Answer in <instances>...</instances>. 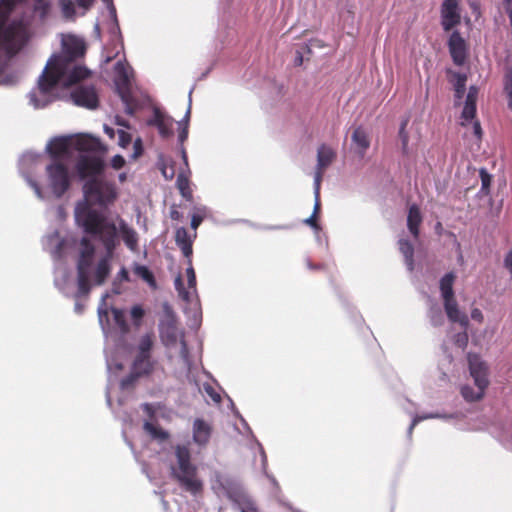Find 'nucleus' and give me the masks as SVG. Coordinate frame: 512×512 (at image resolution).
Returning <instances> with one entry per match:
<instances>
[{
    "label": "nucleus",
    "instance_id": "nucleus-1",
    "mask_svg": "<svg viewBox=\"0 0 512 512\" xmlns=\"http://www.w3.org/2000/svg\"><path fill=\"white\" fill-rule=\"evenodd\" d=\"M75 216L84 232L98 237L106 250V255L98 261L94 273L95 284L102 285L110 274V260L118 244L116 225L108 221L102 213L90 207L77 208Z\"/></svg>",
    "mask_w": 512,
    "mask_h": 512
},
{
    "label": "nucleus",
    "instance_id": "nucleus-2",
    "mask_svg": "<svg viewBox=\"0 0 512 512\" xmlns=\"http://www.w3.org/2000/svg\"><path fill=\"white\" fill-rule=\"evenodd\" d=\"M86 52L84 41L75 36H67L62 40V51L59 54H53L40 76L38 86L43 93H49L54 89L61 77L68 72L72 63L83 57Z\"/></svg>",
    "mask_w": 512,
    "mask_h": 512
},
{
    "label": "nucleus",
    "instance_id": "nucleus-3",
    "mask_svg": "<svg viewBox=\"0 0 512 512\" xmlns=\"http://www.w3.org/2000/svg\"><path fill=\"white\" fill-rule=\"evenodd\" d=\"M176 462L170 466V477L181 489L196 496L203 492V481L198 475V468L192 462L190 449L186 445L174 447Z\"/></svg>",
    "mask_w": 512,
    "mask_h": 512
},
{
    "label": "nucleus",
    "instance_id": "nucleus-4",
    "mask_svg": "<svg viewBox=\"0 0 512 512\" xmlns=\"http://www.w3.org/2000/svg\"><path fill=\"white\" fill-rule=\"evenodd\" d=\"M25 1L0 0V49H5L9 54L16 53L27 37L26 26L21 20H14L6 26L16 7Z\"/></svg>",
    "mask_w": 512,
    "mask_h": 512
},
{
    "label": "nucleus",
    "instance_id": "nucleus-5",
    "mask_svg": "<svg viewBox=\"0 0 512 512\" xmlns=\"http://www.w3.org/2000/svg\"><path fill=\"white\" fill-rule=\"evenodd\" d=\"M83 193L89 205L107 207L117 198V189L113 182L102 178L88 179L83 185Z\"/></svg>",
    "mask_w": 512,
    "mask_h": 512
},
{
    "label": "nucleus",
    "instance_id": "nucleus-6",
    "mask_svg": "<svg viewBox=\"0 0 512 512\" xmlns=\"http://www.w3.org/2000/svg\"><path fill=\"white\" fill-rule=\"evenodd\" d=\"M46 173L53 194L60 198L70 187V176L67 165L62 161L51 162L46 167Z\"/></svg>",
    "mask_w": 512,
    "mask_h": 512
},
{
    "label": "nucleus",
    "instance_id": "nucleus-7",
    "mask_svg": "<svg viewBox=\"0 0 512 512\" xmlns=\"http://www.w3.org/2000/svg\"><path fill=\"white\" fill-rule=\"evenodd\" d=\"M104 168V160L95 155H81L76 163V169L81 179L100 178Z\"/></svg>",
    "mask_w": 512,
    "mask_h": 512
},
{
    "label": "nucleus",
    "instance_id": "nucleus-8",
    "mask_svg": "<svg viewBox=\"0 0 512 512\" xmlns=\"http://www.w3.org/2000/svg\"><path fill=\"white\" fill-rule=\"evenodd\" d=\"M72 102L79 107L94 110L99 106V97L93 85H79L70 94Z\"/></svg>",
    "mask_w": 512,
    "mask_h": 512
},
{
    "label": "nucleus",
    "instance_id": "nucleus-9",
    "mask_svg": "<svg viewBox=\"0 0 512 512\" xmlns=\"http://www.w3.org/2000/svg\"><path fill=\"white\" fill-rule=\"evenodd\" d=\"M467 360L470 375L473 378L475 385H480L481 388H487L489 385L487 364L478 354L471 352L468 353Z\"/></svg>",
    "mask_w": 512,
    "mask_h": 512
},
{
    "label": "nucleus",
    "instance_id": "nucleus-10",
    "mask_svg": "<svg viewBox=\"0 0 512 512\" xmlns=\"http://www.w3.org/2000/svg\"><path fill=\"white\" fill-rule=\"evenodd\" d=\"M336 157L335 152L325 144H322L317 151V165L314 175V190L318 193L325 170L332 164Z\"/></svg>",
    "mask_w": 512,
    "mask_h": 512
},
{
    "label": "nucleus",
    "instance_id": "nucleus-11",
    "mask_svg": "<svg viewBox=\"0 0 512 512\" xmlns=\"http://www.w3.org/2000/svg\"><path fill=\"white\" fill-rule=\"evenodd\" d=\"M461 15L458 0H445L441 6V25L444 31H450L460 24Z\"/></svg>",
    "mask_w": 512,
    "mask_h": 512
},
{
    "label": "nucleus",
    "instance_id": "nucleus-12",
    "mask_svg": "<svg viewBox=\"0 0 512 512\" xmlns=\"http://www.w3.org/2000/svg\"><path fill=\"white\" fill-rule=\"evenodd\" d=\"M159 337L161 343L167 348H171L177 343L179 332L176 319L172 313L168 314L165 321L160 322Z\"/></svg>",
    "mask_w": 512,
    "mask_h": 512
},
{
    "label": "nucleus",
    "instance_id": "nucleus-13",
    "mask_svg": "<svg viewBox=\"0 0 512 512\" xmlns=\"http://www.w3.org/2000/svg\"><path fill=\"white\" fill-rule=\"evenodd\" d=\"M448 48L455 65L461 66L467 58V44L458 31H453L449 37Z\"/></svg>",
    "mask_w": 512,
    "mask_h": 512
},
{
    "label": "nucleus",
    "instance_id": "nucleus-14",
    "mask_svg": "<svg viewBox=\"0 0 512 512\" xmlns=\"http://www.w3.org/2000/svg\"><path fill=\"white\" fill-rule=\"evenodd\" d=\"M173 118L165 115L159 108H154L153 117L147 120V125L158 129L160 136L167 139L173 135Z\"/></svg>",
    "mask_w": 512,
    "mask_h": 512
},
{
    "label": "nucleus",
    "instance_id": "nucleus-15",
    "mask_svg": "<svg viewBox=\"0 0 512 512\" xmlns=\"http://www.w3.org/2000/svg\"><path fill=\"white\" fill-rule=\"evenodd\" d=\"M196 237L197 232L190 234L185 227H179L175 231L176 245L181 250L188 263H190V258H192L193 255V242Z\"/></svg>",
    "mask_w": 512,
    "mask_h": 512
},
{
    "label": "nucleus",
    "instance_id": "nucleus-16",
    "mask_svg": "<svg viewBox=\"0 0 512 512\" xmlns=\"http://www.w3.org/2000/svg\"><path fill=\"white\" fill-rule=\"evenodd\" d=\"M80 254L77 261V272H89L95 254V247L90 239L83 237L80 240Z\"/></svg>",
    "mask_w": 512,
    "mask_h": 512
},
{
    "label": "nucleus",
    "instance_id": "nucleus-17",
    "mask_svg": "<svg viewBox=\"0 0 512 512\" xmlns=\"http://www.w3.org/2000/svg\"><path fill=\"white\" fill-rule=\"evenodd\" d=\"M70 141L65 137L54 138L47 146L51 162L62 161L69 157Z\"/></svg>",
    "mask_w": 512,
    "mask_h": 512
},
{
    "label": "nucleus",
    "instance_id": "nucleus-18",
    "mask_svg": "<svg viewBox=\"0 0 512 512\" xmlns=\"http://www.w3.org/2000/svg\"><path fill=\"white\" fill-rule=\"evenodd\" d=\"M443 305L448 319L453 323H459L463 329L469 326L468 316L461 312L454 297L443 299Z\"/></svg>",
    "mask_w": 512,
    "mask_h": 512
},
{
    "label": "nucleus",
    "instance_id": "nucleus-19",
    "mask_svg": "<svg viewBox=\"0 0 512 512\" xmlns=\"http://www.w3.org/2000/svg\"><path fill=\"white\" fill-rule=\"evenodd\" d=\"M443 305L448 319L453 323H459L463 329L469 326L468 316L461 312L454 297L443 299Z\"/></svg>",
    "mask_w": 512,
    "mask_h": 512
},
{
    "label": "nucleus",
    "instance_id": "nucleus-20",
    "mask_svg": "<svg viewBox=\"0 0 512 512\" xmlns=\"http://www.w3.org/2000/svg\"><path fill=\"white\" fill-rule=\"evenodd\" d=\"M212 434V426L207 421L196 418L193 422V441L198 446H206Z\"/></svg>",
    "mask_w": 512,
    "mask_h": 512
},
{
    "label": "nucleus",
    "instance_id": "nucleus-21",
    "mask_svg": "<svg viewBox=\"0 0 512 512\" xmlns=\"http://www.w3.org/2000/svg\"><path fill=\"white\" fill-rule=\"evenodd\" d=\"M351 139L356 153L360 157H364L370 147V137L366 129L362 126L356 127L352 133Z\"/></svg>",
    "mask_w": 512,
    "mask_h": 512
},
{
    "label": "nucleus",
    "instance_id": "nucleus-22",
    "mask_svg": "<svg viewBox=\"0 0 512 512\" xmlns=\"http://www.w3.org/2000/svg\"><path fill=\"white\" fill-rule=\"evenodd\" d=\"M89 75H90V71L86 67L81 66V65H74V63H72L68 72H66L61 77V79L65 77L64 84L66 86H71V85H74V84L88 78Z\"/></svg>",
    "mask_w": 512,
    "mask_h": 512
},
{
    "label": "nucleus",
    "instance_id": "nucleus-23",
    "mask_svg": "<svg viewBox=\"0 0 512 512\" xmlns=\"http://www.w3.org/2000/svg\"><path fill=\"white\" fill-rule=\"evenodd\" d=\"M422 215L418 205L412 204L409 207L407 216V227L412 236L417 239L420 234V225L422 223Z\"/></svg>",
    "mask_w": 512,
    "mask_h": 512
},
{
    "label": "nucleus",
    "instance_id": "nucleus-24",
    "mask_svg": "<svg viewBox=\"0 0 512 512\" xmlns=\"http://www.w3.org/2000/svg\"><path fill=\"white\" fill-rule=\"evenodd\" d=\"M477 97L478 89L474 86H471L466 96L465 104L462 111V118L464 120L469 121L475 117Z\"/></svg>",
    "mask_w": 512,
    "mask_h": 512
},
{
    "label": "nucleus",
    "instance_id": "nucleus-25",
    "mask_svg": "<svg viewBox=\"0 0 512 512\" xmlns=\"http://www.w3.org/2000/svg\"><path fill=\"white\" fill-rule=\"evenodd\" d=\"M75 148L79 151H97L101 148V142L88 135H78L75 138Z\"/></svg>",
    "mask_w": 512,
    "mask_h": 512
},
{
    "label": "nucleus",
    "instance_id": "nucleus-26",
    "mask_svg": "<svg viewBox=\"0 0 512 512\" xmlns=\"http://www.w3.org/2000/svg\"><path fill=\"white\" fill-rule=\"evenodd\" d=\"M120 232L125 245L132 251H136L138 248V234L130 228L125 222L120 223Z\"/></svg>",
    "mask_w": 512,
    "mask_h": 512
},
{
    "label": "nucleus",
    "instance_id": "nucleus-27",
    "mask_svg": "<svg viewBox=\"0 0 512 512\" xmlns=\"http://www.w3.org/2000/svg\"><path fill=\"white\" fill-rule=\"evenodd\" d=\"M455 278L456 276L453 272H449L441 278L440 291L443 299L455 296L453 290Z\"/></svg>",
    "mask_w": 512,
    "mask_h": 512
},
{
    "label": "nucleus",
    "instance_id": "nucleus-28",
    "mask_svg": "<svg viewBox=\"0 0 512 512\" xmlns=\"http://www.w3.org/2000/svg\"><path fill=\"white\" fill-rule=\"evenodd\" d=\"M399 250L405 258V262L409 270L413 269L414 264V247L407 239H400L398 242Z\"/></svg>",
    "mask_w": 512,
    "mask_h": 512
},
{
    "label": "nucleus",
    "instance_id": "nucleus-29",
    "mask_svg": "<svg viewBox=\"0 0 512 512\" xmlns=\"http://www.w3.org/2000/svg\"><path fill=\"white\" fill-rule=\"evenodd\" d=\"M176 185L183 198H185L187 201L193 200V192L190 187V181L185 174L180 173L177 176Z\"/></svg>",
    "mask_w": 512,
    "mask_h": 512
},
{
    "label": "nucleus",
    "instance_id": "nucleus-30",
    "mask_svg": "<svg viewBox=\"0 0 512 512\" xmlns=\"http://www.w3.org/2000/svg\"><path fill=\"white\" fill-rule=\"evenodd\" d=\"M477 389L474 390L469 385H464L461 388V395L468 402H476L483 398L486 388H481L480 385H476Z\"/></svg>",
    "mask_w": 512,
    "mask_h": 512
},
{
    "label": "nucleus",
    "instance_id": "nucleus-31",
    "mask_svg": "<svg viewBox=\"0 0 512 512\" xmlns=\"http://www.w3.org/2000/svg\"><path fill=\"white\" fill-rule=\"evenodd\" d=\"M155 368L154 360H133L132 370L142 376L150 375Z\"/></svg>",
    "mask_w": 512,
    "mask_h": 512
},
{
    "label": "nucleus",
    "instance_id": "nucleus-32",
    "mask_svg": "<svg viewBox=\"0 0 512 512\" xmlns=\"http://www.w3.org/2000/svg\"><path fill=\"white\" fill-rule=\"evenodd\" d=\"M133 272L139 278L144 280L151 288H156L157 283L154 274L145 265L135 264Z\"/></svg>",
    "mask_w": 512,
    "mask_h": 512
},
{
    "label": "nucleus",
    "instance_id": "nucleus-33",
    "mask_svg": "<svg viewBox=\"0 0 512 512\" xmlns=\"http://www.w3.org/2000/svg\"><path fill=\"white\" fill-rule=\"evenodd\" d=\"M78 294L87 296L91 290L89 272H77Z\"/></svg>",
    "mask_w": 512,
    "mask_h": 512
},
{
    "label": "nucleus",
    "instance_id": "nucleus-34",
    "mask_svg": "<svg viewBox=\"0 0 512 512\" xmlns=\"http://www.w3.org/2000/svg\"><path fill=\"white\" fill-rule=\"evenodd\" d=\"M144 429L147 433H149L154 439H158L161 441H165L169 438V433L163 430L161 427L154 425L151 422L144 423Z\"/></svg>",
    "mask_w": 512,
    "mask_h": 512
},
{
    "label": "nucleus",
    "instance_id": "nucleus-35",
    "mask_svg": "<svg viewBox=\"0 0 512 512\" xmlns=\"http://www.w3.org/2000/svg\"><path fill=\"white\" fill-rule=\"evenodd\" d=\"M121 99L125 104V112L128 115H134L139 109L138 101L129 92H122Z\"/></svg>",
    "mask_w": 512,
    "mask_h": 512
},
{
    "label": "nucleus",
    "instance_id": "nucleus-36",
    "mask_svg": "<svg viewBox=\"0 0 512 512\" xmlns=\"http://www.w3.org/2000/svg\"><path fill=\"white\" fill-rule=\"evenodd\" d=\"M154 346V335L153 333L144 334L138 343L137 350L151 354Z\"/></svg>",
    "mask_w": 512,
    "mask_h": 512
},
{
    "label": "nucleus",
    "instance_id": "nucleus-37",
    "mask_svg": "<svg viewBox=\"0 0 512 512\" xmlns=\"http://www.w3.org/2000/svg\"><path fill=\"white\" fill-rule=\"evenodd\" d=\"M141 376L131 369V372L120 381L121 390H129L135 387Z\"/></svg>",
    "mask_w": 512,
    "mask_h": 512
},
{
    "label": "nucleus",
    "instance_id": "nucleus-38",
    "mask_svg": "<svg viewBox=\"0 0 512 512\" xmlns=\"http://www.w3.org/2000/svg\"><path fill=\"white\" fill-rule=\"evenodd\" d=\"M62 13L65 18H73L75 16V5L73 0H59Z\"/></svg>",
    "mask_w": 512,
    "mask_h": 512
},
{
    "label": "nucleus",
    "instance_id": "nucleus-39",
    "mask_svg": "<svg viewBox=\"0 0 512 512\" xmlns=\"http://www.w3.org/2000/svg\"><path fill=\"white\" fill-rule=\"evenodd\" d=\"M479 176L481 179V192L483 194L487 195L489 193L492 176L484 168L480 169Z\"/></svg>",
    "mask_w": 512,
    "mask_h": 512
},
{
    "label": "nucleus",
    "instance_id": "nucleus-40",
    "mask_svg": "<svg viewBox=\"0 0 512 512\" xmlns=\"http://www.w3.org/2000/svg\"><path fill=\"white\" fill-rule=\"evenodd\" d=\"M180 345H181L180 357L182 358L185 366H187L189 368L191 365L190 353H189L188 345L186 343L183 333H181Z\"/></svg>",
    "mask_w": 512,
    "mask_h": 512
},
{
    "label": "nucleus",
    "instance_id": "nucleus-41",
    "mask_svg": "<svg viewBox=\"0 0 512 512\" xmlns=\"http://www.w3.org/2000/svg\"><path fill=\"white\" fill-rule=\"evenodd\" d=\"M205 217V210L197 208L191 217V228L196 232L197 228L201 225Z\"/></svg>",
    "mask_w": 512,
    "mask_h": 512
},
{
    "label": "nucleus",
    "instance_id": "nucleus-42",
    "mask_svg": "<svg viewBox=\"0 0 512 512\" xmlns=\"http://www.w3.org/2000/svg\"><path fill=\"white\" fill-rule=\"evenodd\" d=\"M174 285H175V289L178 292L179 297L185 301L189 300V292L184 287V283H183V279H182L181 275H178L175 278Z\"/></svg>",
    "mask_w": 512,
    "mask_h": 512
},
{
    "label": "nucleus",
    "instance_id": "nucleus-43",
    "mask_svg": "<svg viewBox=\"0 0 512 512\" xmlns=\"http://www.w3.org/2000/svg\"><path fill=\"white\" fill-rule=\"evenodd\" d=\"M145 314L144 309L140 305H134L131 309V318L135 326L141 325L142 318Z\"/></svg>",
    "mask_w": 512,
    "mask_h": 512
},
{
    "label": "nucleus",
    "instance_id": "nucleus-44",
    "mask_svg": "<svg viewBox=\"0 0 512 512\" xmlns=\"http://www.w3.org/2000/svg\"><path fill=\"white\" fill-rule=\"evenodd\" d=\"M468 341L469 337L466 332V329H464L463 332L455 334L453 337V343L461 349H465L467 347Z\"/></svg>",
    "mask_w": 512,
    "mask_h": 512
},
{
    "label": "nucleus",
    "instance_id": "nucleus-45",
    "mask_svg": "<svg viewBox=\"0 0 512 512\" xmlns=\"http://www.w3.org/2000/svg\"><path fill=\"white\" fill-rule=\"evenodd\" d=\"M113 317L115 320V323L121 328L122 331L128 330V325L124 317V313L119 309L113 310Z\"/></svg>",
    "mask_w": 512,
    "mask_h": 512
},
{
    "label": "nucleus",
    "instance_id": "nucleus-46",
    "mask_svg": "<svg viewBox=\"0 0 512 512\" xmlns=\"http://www.w3.org/2000/svg\"><path fill=\"white\" fill-rule=\"evenodd\" d=\"M187 269H186V274H187V278H188V286L189 288H195L196 286V275H195V271H194V268L192 266V258H190V263L187 262Z\"/></svg>",
    "mask_w": 512,
    "mask_h": 512
},
{
    "label": "nucleus",
    "instance_id": "nucleus-47",
    "mask_svg": "<svg viewBox=\"0 0 512 512\" xmlns=\"http://www.w3.org/2000/svg\"><path fill=\"white\" fill-rule=\"evenodd\" d=\"M406 125H407V121L403 122L399 129V137L402 142V148H403L404 153H406V150L408 147V141H409V136H408V133L406 132Z\"/></svg>",
    "mask_w": 512,
    "mask_h": 512
},
{
    "label": "nucleus",
    "instance_id": "nucleus-48",
    "mask_svg": "<svg viewBox=\"0 0 512 512\" xmlns=\"http://www.w3.org/2000/svg\"><path fill=\"white\" fill-rule=\"evenodd\" d=\"M465 77H459L455 86V97L461 99L465 92Z\"/></svg>",
    "mask_w": 512,
    "mask_h": 512
},
{
    "label": "nucleus",
    "instance_id": "nucleus-49",
    "mask_svg": "<svg viewBox=\"0 0 512 512\" xmlns=\"http://www.w3.org/2000/svg\"><path fill=\"white\" fill-rule=\"evenodd\" d=\"M118 135H119V145L121 147H127L130 143H131V135L124 131V130H119L118 131Z\"/></svg>",
    "mask_w": 512,
    "mask_h": 512
},
{
    "label": "nucleus",
    "instance_id": "nucleus-50",
    "mask_svg": "<svg viewBox=\"0 0 512 512\" xmlns=\"http://www.w3.org/2000/svg\"><path fill=\"white\" fill-rule=\"evenodd\" d=\"M125 163H126V161H125L124 157L121 155H115L111 159V166L116 170L123 168Z\"/></svg>",
    "mask_w": 512,
    "mask_h": 512
},
{
    "label": "nucleus",
    "instance_id": "nucleus-51",
    "mask_svg": "<svg viewBox=\"0 0 512 512\" xmlns=\"http://www.w3.org/2000/svg\"><path fill=\"white\" fill-rule=\"evenodd\" d=\"M205 392L210 396V398L215 402V403H220L221 402V396L219 393H217L215 391V389L210 386V385H207L205 386Z\"/></svg>",
    "mask_w": 512,
    "mask_h": 512
},
{
    "label": "nucleus",
    "instance_id": "nucleus-52",
    "mask_svg": "<svg viewBox=\"0 0 512 512\" xmlns=\"http://www.w3.org/2000/svg\"><path fill=\"white\" fill-rule=\"evenodd\" d=\"M505 90L507 94L512 93V70L508 71L505 75Z\"/></svg>",
    "mask_w": 512,
    "mask_h": 512
},
{
    "label": "nucleus",
    "instance_id": "nucleus-53",
    "mask_svg": "<svg viewBox=\"0 0 512 512\" xmlns=\"http://www.w3.org/2000/svg\"><path fill=\"white\" fill-rule=\"evenodd\" d=\"M471 318L479 323L484 321L483 313L479 308H474L471 310Z\"/></svg>",
    "mask_w": 512,
    "mask_h": 512
},
{
    "label": "nucleus",
    "instance_id": "nucleus-54",
    "mask_svg": "<svg viewBox=\"0 0 512 512\" xmlns=\"http://www.w3.org/2000/svg\"><path fill=\"white\" fill-rule=\"evenodd\" d=\"M504 266L510 272L512 277V249L505 256Z\"/></svg>",
    "mask_w": 512,
    "mask_h": 512
},
{
    "label": "nucleus",
    "instance_id": "nucleus-55",
    "mask_svg": "<svg viewBox=\"0 0 512 512\" xmlns=\"http://www.w3.org/2000/svg\"><path fill=\"white\" fill-rule=\"evenodd\" d=\"M314 192H315V205H314L313 213H315V215L318 216V213L320 212V209H321L320 188L318 189V194H317L316 190Z\"/></svg>",
    "mask_w": 512,
    "mask_h": 512
},
{
    "label": "nucleus",
    "instance_id": "nucleus-56",
    "mask_svg": "<svg viewBox=\"0 0 512 512\" xmlns=\"http://www.w3.org/2000/svg\"><path fill=\"white\" fill-rule=\"evenodd\" d=\"M170 218L172 220H176V221H179L182 219V213L178 211V209L173 206L170 210Z\"/></svg>",
    "mask_w": 512,
    "mask_h": 512
},
{
    "label": "nucleus",
    "instance_id": "nucleus-57",
    "mask_svg": "<svg viewBox=\"0 0 512 512\" xmlns=\"http://www.w3.org/2000/svg\"><path fill=\"white\" fill-rule=\"evenodd\" d=\"M317 217L318 216H316L315 213H312V215L305 220V223L310 225L313 228H318L319 226H318Z\"/></svg>",
    "mask_w": 512,
    "mask_h": 512
},
{
    "label": "nucleus",
    "instance_id": "nucleus-58",
    "mask_svg": "<svg viewBox=\"0 0 512 512\" xmlns=\"http://www.w3.org/2000/svg\"><path fill=\"white\" fill-rule=\"evenodd\" d=\"M134 360H152L151 354L137 350Z\"/></svg>",
    "mask_w": 512,
    "mask_h": 512
},
{
    "label": "nucleus",
    "instance_id": "nucleus-59",
    "mask_svg": "<svg viewBox=\"0 0 512 512\" xmlns=\"http://www.w3.org/2000/svg\"><path fill=\"white\" fill-rule=\"evenodd\" d=\"M118 277L120 278V280L122 281H130V278H129V273L127 271V269L125 267H122L118 273Z\"/></svg>",
    "mask_w": 512,
    "mask_h": 512
},
{
    "label": "nucleus",
    "instance_id": "nucleus-60",
    "mask_svg": "<svg viewBox=\"0 0 512 512\" xmlns=\"http://www.w3.org/2000/svg\"><path fill=\"white\" fill-rule=\"evenodd\" d=\"M178 137H179V141H180L181 143H183V142L187 139V137H188V127H187V125H186V126H184V127L180 130Z\"/></svg>",
    "mask_w": 512,
    "mask_h": 512
},
{
    "label": "nucleus",
    "instance_id": "nucleus-61",
    "mask_svg": "<svg viewBox=\"0 0 512 512\" xmlns=\"http://www.w3.org/2000/svg\"><path fill=\"white\" fill-rule=\"evenodd\" d=\"M93 2L94 0H76L77 5L84 9H88Z\"/></svg>",
    "mask_w": 512,
    "mask_h": 512
},
{
    "label": "nucleus",
    "instance_id": "nucleus-62",
    "mask_svg": "<svg viewBox=\"0 0 512 512\" xmlns=\"http://www.w3.org/2000/svg\"><path fill=\"white\" fill-rule=\"evenodd\" d=\"M304 62L303 54L300 51H296L294 65L301 66Z\"/></svg>",
    "mask_w": 512,
    "mask_h": 512
},
{
    "label": "nucleus",
    "instance_id": "nucleus-63",
    "mask_svg": "<svg viewBox=\"0 0 512 512\" xmlns=\"http://www.w3.org/2000/svg\"><path fill=\"white\" fill-rule=\"evenodd\" d=\"M473 129H474V133L476 136H478L479 138L481 137L482 135V129H481V126H480V123L478 121H476L473 125Z\"/></svg>",
    "mask_w": 512,
    "mask_h": 512
},
{
    "label": "nucleus",
    "instance_id": "nucleus-64",
    "mask_svg": "<svg viewBox=\"0 0 512 512\" xmlns=\"http://www.w3.org/2000/svg\"><path fill=\"white\" fill-rule=\"evenodd\" d=\"M307 266H308L309 269H312V270L324 269V265L323 264H312L309 260L307 261Z\"/></svg>",
    "mask_w": 512,
    "mask_h": 512
}]
</instances>
